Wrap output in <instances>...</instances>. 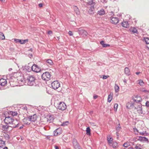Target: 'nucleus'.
<instances>
[{
	"label": "nucleus",
	"mask_w": 149,
	"mask_h": 149,
	"mask_svg": "<svg viewBox=\"0 0 149 149\" xmlns=\"http://www.w3.org/2000/svg\"><path fill=\"white\" fill-rule=\"evenodd\" d=\"M10 114L13 116H16L17 114V113L16 112L10 111Z\"/></svg>",
	"instance_id": "nucleus-43"
},
{
	"label": "nucleus",
	"mask_w": 149,
	"mask_h": 149,
	"mask_svg": "<svg viewBox=\"0 0 149 149\" xmlns=\"http://www.w3.org/2000/svg\"><path fill=\"white\" fill-rule=\"evenodd\" d=\"M52 31H49L48 32V34H49V35L52 34Z\"/></svg>",
	"instance_id": "nucleus-52"
},
{
	"label": "nucleus",
	"mask_w": 149,
	"mask_h": 149,
	"mask_svg": "<svg viewBox=\"0 0 149 149\" xmlns=\"http://www.w3.org/2000/svg\"><path fill=\"white\" fill-rule=\"evenodd\" d=\"M5 123L6 124H10V127L12 128H16L19 127V124L17 120H14L12 117H6L4 120Z\"/></svg>",
	"instance_id": "nucleus-1"
},
{
	"label": "nucleus",
	"mask_w": 149,
	"mask_h": 149,
	"mask_svg": "<svg viewBox=\"0 0 149 149\" xmlns=\"http://www.w3.org/2000/svg\"><path fill=\"white\" fill-rule=\"evenodd\" d=\"M23 121L24 124L27 125L28 123L27 118L26 117L24 118L23 120Z\"/></svg>",
	"instance_id": "nucleus-35"
},
{
	"label": "nucleus",
	"mask_w": 149,
	"mask_h": 149,
	"mask_svg": "<svg viewBox=\"0 0 149 149\" xmlns=\"http://www.w3.org/2000/svg\"><path fill=\"white\" fill-rule=\"evenodd\" d=\"M50 73L48 72H46L43 73L42 75V79L46 81L50 80L51 78Z\"/></svg>",
	"instance_id": "nucleus-4"
},
{
	"label": "nucleus",
	"mask_w": 149,
	"mask_h": 149,
	"mask_svg": "<svg viewBox=\"0 0 149 149\" xmlns=\"http://www.w3.org/2000/svg\"><path fill=\"white\" fill-rule=\"evenodd\" d=\"M16 81L17 79L14 77H12L10 78L9 81L10 85L12 87H14L17 85Z\"/></svg>",
	"instance_id": "nucleus-6"
},
{
	"label": "nucleus",
	"mask_w": 149,
	"mask_h": 149,
	"mask_svg": "<svg viewBox=\"0 0 149 149\" xmlns=\"http://www.w3.org/2000/svg\"><path fill=\"white\" fill-rule=\"evenodd\" d=\"M112 99V94L111 93L108 96V102H110Z\"/></svg>",
	"instance_id": "nucleus-26"
},
{
	"label": "nucleus",
	"mask_w": 149,
	"mask_h": 149,
	"mask_svg": "<svg viewBox=\"0 0 149 149\" xmlns=\"http://www.w3.org/2000/svg\"><path fill=\"white\" fill-rule=\"evenodd\" d=\"M91 129L89 127H88L86 129V134L87 135H91Z\"/></svg>",
	"instance_id": "nucleus-33"
},
{
	"label": "nucleus",
	"mask_w": 149,
	"mask_h": 149,
	"mask_svg": "<svg viewBox=\"0 0 149 149\" xmlns=\"http://www.w3.org/2000/svg\"><path fill=\"white\" fill-rule=\"evenodd\" d=\"M144 40L147 44H149V38H145Z\"/></svg>",
	"instance_id": "nucleus-44"
},
{
	"label": "nucleus",
	"mask_w": 149,
	"mask_h": 149,
	"mask_svg": "<svg viewBox=\"0 0 149 149\" xmlns=\"http://www.w3.org/2000/svg\"><path fill=\"white\" fill-rule=\"evenodd\" d=\"M23 125H22V126H20L19 127V129H22V128H23Z\"/></svg>",
	"instance_id": "nucleus-60"
},
{
	"label": "nucleus",
	"mask_w": 149,
	"mask_h": 149,
	"mask_svg": "<svg viewBox=\"0 0 149 149\" xmlns=\"http://www.w3.org/2000/svg\"><path fill=\"white\" fill-rule=\"evenodd\" d=\"M140 72H136V74H137V75H139V74H140Z\"/></svg>",
	"instance_id": "nucleus-61"
},
{
	"label": "nucleus",
	"mask_w": 149,
	"mask_h": 149,
	"mask_svg": "<svg viewBox=\"0 0 149 149\" xmlns=\"http://www.w3.org/2000/svg\"><path fill=\"white\" fill-rule=\"evenodd\" d=\"M76 32L78 33L80 36L83 37H85L87 36L88 33L87 32L81 28H77L75 29Z\"/></svg>",
	"instance_id": "nucleus-2"
},
{
	"label": "nucleus",
	"mask_w": 149,
	"mask_h": 149,
	"mask_svg": "<svg viewBox=\"0 0 149 149\" xmlns=\"http://www.w3.org/2000/svg\"><path fill=\"white\" fill-rule=\"evenodd\" d=\"M7 138H8V139L9 138V136L8 135H7Z\"/></svg>",
	"instance_id": "nucleus-64"
},
{
	"label": "nucleus",
	"mask_w": 149,
	"mask_h": 149,
	"mask_svg": "<svg viewBox=\"0 0 149 149\" xmlns=\"http://www.w3.org/2000/svg\"><path fill=\"white\" fill-rule=\"evenodd\" d=\"M137 83L139 84L141 86H143L144 84V82L142 80H139L137 81Z\"/></svg>",
	"instance_id": "nucleus-32"
},
{
	"label": "nucleus",
	"mask_w": 149,
	"mask_h": 149,
	"mask_svg": "<svg viewBox=\"0 0 149 149\" xmlns=\"http://www.w3.org/2000/svg\"><path fill=\"white\" fill-rule=\"evenodd\" d=\"M138 139L139 141L143 142H148V139L145 137L139 136Z\"/></svg>",
	"instance_id": "nucleus-15"
},
{
	"label": "nucleus",
	"mask_w": 149,
	"mask_h": 149,
	"mask_svg": "<svg viewBox=\"0 0 149 149\" xmlns=\"http://www.w3.org/2000/svg\"><path fill=\"white\" fill-rule=\"evenodd\" d=\"M88 4L89 5H91V6H92V5H93V6L94 5H95V3L93 2V0H88Z\"/></svg>",
	"instance_id": "nucleus-29"
},
{
	"label": "nucleus",
	"mask_w": 149,
	"mask_h": 149,
	"mask_svg": "<svg viewBox=\"0 0 149 149\" xmlns=\"http://www.w3.org/2000/svg\"><path fill=\"white\" fill-rule=\"evenodd\" d=\"M109 77V76H106L104 75L102 77V79H107L108 77Z\"/></svg>",
	"instance_id": "nucleus-47"
},
{
	"label": "nucleus",
	"mask_w": 149,
	"mask_h": 149,
	"mask_svg": "<svg viewBox=\"0 0 149 149\" xmlns=\"http://www.w3.org/2000/svg\"><path fill=\"white\" fill-rule=\"evenodd\" d=\"M141 91L143 92H147V91L146 90H143V89H142V90H141Z\"/></svg>",
	"instance_id": "nucleus-55"
},
{
	"label": "nucleus",
	"mask_w": 149,
	"mask_h": 149,
	"mask_svg": "<svg viewBox=\"0 0 149 149\" xmlns=\"http://www.w3.org/2000/svg\"><path fill=\"white\" fill-rule=\"evenodd\" d=\"M9 127H10V126H8L7 125H3L2 127L3 129V130H7Z\"/></svg>",
	"instance_id": "nucleus-39"
},
{
	"label": "nucleus",
	"mask_w": 149,
	"mask_h": 149,
	"mask_svg": "<svg viewBox=\"0 0 149 149\" xmlns=\"http://www.w3.org/2000/svg\"><path fill=\"white\" fill-rule=\"evenodd\" d=\"M120 129H121V127L120 123H119L117 126L116 127V129L118 131Z\"/></svg>",
	"instance_id": "nucleus-42"
},
{
	"label": "nucleus",
	"mask_w": 149,
	"mask_h": 149,
	"mask_svg": "<svg viewBox=\"0 0 149 149\" xmlns=\"http://www.w3.org/2000/svg\"><path fill=\"white\" fill-rule=\"evenodd\" d=\"M54 147H55V149H59L58 147L57 146H55Z\"/></svg>",
	"instance_id": "nucleus-57"
},
{
	"label": "nucleus",
	"mask_w": 149,
	"mask_h": 149,
	"mask_svg": "<svg viewBox=\"0 0 149 149\" xmlns=\"http://www.w3.org/2000/svg\"><path fill=\"white\" fill-rule=\"evenodd\" d=\"M100 44L102 45V46L103 47H106L110 46V45L109 44H104V41H101Z\"/></svg>",
	"instance_id": "nucleus-25"
},
{
	"label": "nucleus",
	"mask_w": 149,
	"mask_h": 149,
	"mask_svg": "<svg viewBox=\"0 0 149 149\" xmlns=\"http://www.w3.org/2000/svg\"><path fill=\"white\" fill-rule=\"evenodd\" d=\"M123 82L125 83L126 84L127 83L126 81V80H124L123 81Z\"/></svg>",
	"instance_id": "nucleus-62"
},
{
	"label": "nucleus",
	"mask_w": 149,
	"mask_h": 149,
	"mask_svg": "<svg viewBox=\"0 0 149 149\" xmlns=\"http://www.w3.org/2000/svg\"><path fill=\"white\" fill-rule=\"evenodd\" d=\"M98 14L100 15H102L105 13V12L103 9H102L98 11Z\"/></svg>",
	"instance_id": "nucleus-18"
},
{
	"label": "nucleus",
	"mask_w": 149,
	"mask_h": 149,
	"mask_svg": "<svg viewBox=\"0 0 149 149\" xmlns=\"http://www.w3.org/2000/svg\"><path fill=\"white\" fill-rule=\"evenodd\" d=\"M51 84L52 88L54 90L57 89L60 86V83L58 81H54Z\"/></svg>",
	"instance_id": "nucleus-7"
},
{
	"label": "nucleus",
	"mask_w": 149,
	"mask_h": 149,
	"mask_svg": "<svg viewBox=\"0 0 149 149\" xmlns=\"http://www.w3.org/2000/svg\"><path fill=\"white\" fill-rule=\"evenodd\" d=\"M134 132H137V134L138 133V130L136 128H134Z\"/></svg>",
	"instance_id": "nucleus-50"
},
{
	"label": "nucleus",
	"mask_w": 149,
	"mask_h": 149,
	"mask_svg": "<svg viewBox=\"0 0 149 149\" xmlns=\"http://www.w3.org/2000/svg\"><path fill=\"white\" fill-rule=\"evenodd\" d=\"M101 2L103 3H105L107 2V1H106L105 0H101Z\"/></svg>",
	"instance_id": "nucleus-54"
},
{
	"label": "nucleus",
	"mask_w": 149,
	"mask_h": 149,
	"mask_svg": "<svg viewBox=\"0 0 149 149\" xmlns=\"http://www.w3.org/2000/svg\"><path fill=\"white\" fill-rule=\"evenodd\" d=\"M139 134L140 135H145V133L143 132H140Z\"/></svg>",
	"instance_id": "nucleus-51"
},
{
	"label": "nucleus",
	"mask_w": 149,
	"mask_h": 149,
	"mask_svg": "<svg viewBox=\"0 0 149 149\" xmlns=\"http://www.w3.org/2000/svg\"><path fill=\"white\" fill-rule=\"evenodd\" d=\"M72 142L74 147L75 149H82L81 147L78 143L76 139H73Z\"/></svg>",
	"instance_id": "nucleus-9"
},
{
	"label": "nucleus",
	"mask_w": 149,
	"mask_h": 149,
	"mask_svg": "<svg viewBox=\"0 0 149 149\" xmlns=\"http://www.w3.org/2000/svg\"><path fill=\"white\" fill-rule=\"evenodd\" d=\"M91 125L93 126H96V125H95V124L94 123H91Z\"/></svg>",
	"instance_id": "nucleus-59"
},
{
	"label": "nucleus",
	"mask_w": 149,
	"mask_h": 149,
	"mask_svg": "<svg viewBox=\"0 0 149 149\" xmlns=\"http://www.w3.org/2000/svg\"><path fill=\"white\" fill-rule=\"evenodd\" d=\"M132 32L134 33H137V30L136 29L134 28L133 29V30H132Z\"/></svg>",
	"instance_id": "nucleus-45"
},
{
	"label": "nucleus",
	"mask_w": 149,
	"mask_h": 149,
	"mask_svg": "<svg viewBox=\"0 0 149 149\" xmlns=\"http://www.w3.org/2000/svg\"><path fill=\"white\" fill-rule=\"evenodd\" d=\"M46 62L49 65L52 66L53 64V63L52 61L50 59L47 60L46 61Z\"/></svg>",
	"instance_id": "nucleus-20"
},
{
	"label": "nucleus",
	"mask_w": 149,
	"mask_h": 149,
	"mask_svg": "<svg viewBox=\"0 0 149 149\" xmlns=\"http://www.w3.org/2000/svg\"><path fill=\"white\" fill-rule=\"evenodd\" d=\"M127 149H134V148L132 147H129L128 148H127Z\"/></svg>",
	"instance_id": "nucleus-58"
},
{
	"label": "nucleus",
	"mask_w": 149,
	"mask_h": 149,
	"mask_svg": "<svg viewBox=\"0 0 149 149\" xmlns=\"http://www.w3.org/2000/svg\"><path fill=\"white\" fill-rule=\"evenodd\" d=\"M23 70L24 72H28V66L25 65L22 66Z\"/></svg>",
	"instance_id": "nucleus-28"
},
{
	"label": "nucleus",
	"mask_w": 149,
	"mask_h": 149,
	"mask_svg": "<svg viewBox=\"0 0 149 149\" xmlns=\"http://www.w3.org/2000/svg\"><path fill=\"white\" fill-rule=\"evenodd\" d=\"M111 22L112 23L114 24H116L119 22V20L118 18L115 17H111Z\"/></svg>",
	"instance_id": "nucleus-14"
},
{
	"label": "nucleus",
	"mask_w": 149,
	"mask_h": 149,
	"mask_svg": "<svg viewBox=\"0 0 149 149\" xmlns=\"http://www.w3.org/2000/svg\"><path fill=\"white\" fill-rule=\"evenodd\" d=\"M97 97L98 96L97 95L94 96H93V98L94 99H95L97 98Z\"/></svg>",
	"instance_id": "nucleus-56"
},
{
	"label": "nucleus",
	"mask_w": 149,
	"mask_h": 149,
	"mask_svg": "<svg viewBox=\"0 0 149 149\" xmlns=\"http://www.w3.org/2000/svg\"><path fill=\"white\" fill-rule=\"evenodd\" d=\"M130 146L129 143L126 142L123 144V146L125 148H127Z\"/></svg>",
	"instance_id": "nucleus-36"
},
{
	"label": "nucleus",
	"mask_w": 149,
	"mask_h": 149,
	"mask_svg": "<svg viewBox=\"0 0 149 149\" xmlns=\"http://www.w3.org/2000/svg\"><path fill=\"white\" fill-rule=\"evenodd\" d=\"M5 39V37L3 33L2 32H0V39L3 40Z\"/></svg>",
	"instance_id": "nucleus-31"
},
{
	"label": "nucleus",
	"mask_w": 149,
	"mask_h": 149,
	"mask_svg": "<svg viewBox=\"0 0 149 149\" xmlns=\"http://www.w3.org/2000/svg\"><path fill=\"white\" fill-rule=\"evenodd\" d=\"M121 25L124 27L128 28L129 27V24L127 21H124L121 23Z\"/></svg>",
	"instance_id": "nucleus-17"
},
{
	"label": "nucleus",
	"mask_w": 149,
	"mask_h": 149,
	"mask_svg": "<svg viewBox=\"0 0 149 149\" xmlns=\"http://www.w3.org/2000/svg\"><path fill=\"white\" fill-rule=\"evenodd\" d=\"M59 130H60L59 129H57L54 131V136H56L60 134L61 133L59 132Z\"/></svg>",
	"instance_id": "nucleus-23"
},
{
	"label": "nucleus",
	"mask_w": 149,
	"mask_h": 149,
	"mask_svg": "<svg viewBox=\"0 0 149 149\" xmlns=\"http://www.w3.org/2000/svg\"><path fill=\"white\" fill-rule=\"evenodd\" d=\"M37 117L36 115L34 113L33 116L29 115V120L32 122H34L37 120Z\"/></svg>",
	"instance_id": "nucleus-11"
},
{
	"label": "nucleus",
	"mask_w": 149,
	"mask_h": 149,
	"mask_svg": "<svg viewBox=\"0 0 149 149\" xmlns=\"http://www.w3.org/2000/svg\"><path fill=\"white\" fill-rule=\"evenodd\" d=\"M73 9L74 11L77 15H79L80 14V12L78 8L76 6H73Z\"/></svg>",
	"instance_id": "nucleus-19"
},
{
	"label": "nucleus",
	"mask_w": 149,
	"mask_h": 149,
	"mask_svg": "<svg viewBox=\"0 0 149 149\" xmlns=\"http://www.w3.org/2000/svg\"><path fill=\"white\" fill-rule=\"evenodd\" d=\"M36 79L33 76H31L29 77V86H36L35 82Z\"/></svg>",
	"instance_id": "nucleus-3"
},
{
	"label": "nucleus",
	"mask_w": 149,
	"mask_h": 149,
	"mask_svg": "<svg viewBox=\"0 0 149 149\" xmlns=\"http://www.w3.org/2000/svg\"><path fill=\"white\" fill-rule=\"evenodd\" d=\"M23 109L27 111V107L26 106H25L24 107H23Z\"/></svg>",
	"instance_id": "nucleus-49"
},
{
	"label": "nucleus",
	"mask_w": 149,
	"mask_h": 149,
	"mask_svg": "<svg viewBox=\"0 0 149 149\" xmlns=\"http://www.w3.org/2000/svg\"><path fill=\"white\" fill-rule=\"evenodd\" d=\"M113 141V139L111 137L107 138V141L109 143H111Z\"/></svg>",
	"instance_id": "nucleus-38"
},
{
	"label": "nucleus",
	"mask_w": 149,
	"mask_h": 149,
	"mask_svg": "<svg viewBox=\"0 0 149 149\" xmlns=\"http://www.w3.org/2000/svg\"><path fill=\"white\" fill-rule=\"evenodd\" d=\"M3 149H8L7 147H5Z\"/></svg>",
	"instance_id": "nucleus-63"
},
{
	"label": "nucleus",
	"mask_w": 149,
	"mask_h": 149,
	"mask_svg": "<svg viewBox=\"0 0 149 149\" xmlns=\"http://www.w3.org/2000/svg\"><path fill=\"white\" fill-rule=\"evenodd\" d=\"M14 41L16 43H20L21 44H25L26 42H28V39H27L25 40H21L20 39H15Z\"/></svg>",
	"instance_id": "nucleus-12"
},
{
	"label": "nucleus",
	"mask_w": 149,
	"mask_h": 149,
	"mask_svg": "<svg viewBox=\"0 0 149 149\" xmlns=\"http://www.w3.org/2000/svg\"><path fill=\"white\" fill-rule=\"evenodd\" d=\"M136 99H133V100L135 102H140L141 101V98L140 96H136Z\"/></svg>",
	"instance_id": "nucleus-21"
},
{
	"label": "nucleus",
	"mask_w": 149,
	"mask_h": 149,
	"mask_svg": "<svg viewBox=\"0 0 149 149\" xmlns=\"http://www.w3.org/2000/svg\"><path fill=\"white\" fill-rule=\"evenodd\" d=\"M69 124V122L68 121H66L65 122H63V123L61 125V126H65L68 125Z\"/></svg>",
	"instance_id": "nucleus-40"
},
{
	"label": "nucleus",
	"mask_w": 149,
	"mask_h": 149,
	"mask_svg": "<svg viewBox=\"0 0 149 149\" xmlns=\"http://www.w3.org/2000/svg\"><path fill=\"white\" fill-rule=\"evenodd\" d=\"M112 146L113 148H116L118 147L117 143L116 142H113V143Z\"/></svg>",
	"instance_id": "nucleus-34"
},
{
	"label": "nucleus",
	"mask_w": 149,
	"mask_h": 149,
	"mask_svg": "<svg viewBox=\"0 0 149 149\" xmlns=\"http://www.w3.org/2000/svg\"><path fill=\"white\" fill-rule=\"evenodd\" d=\"M31 69L34 72H38L40 71L41 69L37 65L34 64L31 66Z\"/></svg>",
	"instance_id": "nucleus-8"
},
{
	"label": "nucleus",
	"mask_w": 149,
	"mask_h": 149,
	"mask_svg": "<svg viewBox=\"0 0 149 149\" xmlns=\"http://www.w3.org/2000/svg\"><path fill=\"white\" fill-rule=\"evenodd\" d=\"M115 91L116 92H118L119 91V87L117 84H115L114 86Z\"/></svg>",
	"instance_id": "nucleus-30"
},
{
	"label": "nucleus",
	"mask_w": 149,
	"mask_h": 149,
	"mask_svg": "<svg viewBox=\"0 0 149 149\" xmlns=\"http://www.w3.org/2000/svg\"><path fill=\"white\" fill-rule=\"evenodd\" d=\"M42 4L41 3H40L39 4V6L40 7H41L42 6Z\"/></svg>",
	"instance_id": "nucleus-53"
},
{
	"label": "nucleus",
	"mask_w": 149,
	"mask_h": 149,
	"mask_svg": "<svg viewBox=\"0 0 149 149\" xmlns=\"http://www.w3.org/2000/svg\"><path fill=\"white\" fill-rule=\"evenodd\" d=\"M134 109H136L138 113L139 114L142 113L143 111L142 105L140 104L138 105L137 107H134Z\"/></svg>",
	"instance_id": "nucleus-10"
},
{
	"label": "nucleus",
	"mask_w": 149,
	"mask_h": 149,
	"mask_svg": "<svg viewBox=\"0 0 149 149\" xmlns=\"http://www.w3.org/2000/svg\"><path fill=\"white\" fill-rule=\"evenodd\" d=\"M146 106L147 107H149V102L148 101H146Z\"/></svg>",
	"instance_id": "nucleus-46"
},
{
	"label": "nucleus",
	"mask_w": 149,
	"mask_h": 149,
	"mask_svg": "<svg viewBox=\"0 0 149 149\" xmlns=\"http://www.w3.org/2000/svg\"><path fill=\"white\" fill-rule=\"evenodd\" d=\"M57 108L60 110H64L67 107L65 104L63 102H60L57 104Z\"/></svg>",
	"instance_id": "nucleus-5"
},
{
	"label": "nucleus",
	"mask_w": 149,
	"mask_h": 149,
	"mask_svg": "<svg viewBox=\"0 0 149 149\" xmlns=\"http://www.w3.org/2000/svg\"><path fill=\"white\" fill-rule=\"evenodd\" d=\"M118 105L117 103H115L114 104V111H116L117 109L118 108Z\"/></svg>",
	"instance_id": "nucleus-41"
},
{
	"label": "nucleus",
	"mask_w": 149,
	"mask_h": 149,
	"mask_svg": "<svg viewBox=\"0 0 149 149\" xmlns=\"http://www.w3.org/2000/svg\"><path fill=\"white\" fill-rule=\"evenodd\" d=\"M134 103L131 102H128L126 104L127 108L128 109H131L133 108L134 109Z\"/></svg>",
	"instance_id": "nucleus-13"
},
{
	"label": "nucleus",
	"mask_w": 149,
	"mask_h": 149,
	"mask_svg": "<svg viewBox=\"0 0 149 149\" xmlns=\"http://www.w3.org/2000/svg\"><path fill=\"white\" fill-rule=\"evenodd\" d=\"M141 145L137 144L136 145L134 148L135 149H141Z\"/></svg>",
	"instance_id": "nucleus-37"
},
{
	"label": "nucleus",
	"mask_w": 149,
	"mask_h": 149,
	"mask_svg": "<svg viewBox=\"0 0 149 149\" xmlns=\"http://www.w3.org/2000/svg\"><path fill=\"white\" fill-rule=\"evenodd\" d=\"M125 73L127 75H129L130 74V71L129 69L127 68L126 67L124 70Z\"/></svg>",
	"instance_id": "nucleus-22"
},
{
	"label": "nucleus",
	"mask_w": 149,
	"mask_h": 149,
	"mask_svg": "<svg viewBox=\"0 0 149 149\" xmlns=\"http://www.w3.org/2000/svg\"><path fill=\"white\" fill-rule=\"evenodd\" d=\"M5 145V142L0 139V147H2Z\"/></svg>",
	"instance_id": "nucleus-27"
},
{
	"label": "nucleus",
	"mask_w": 149,
	"mask_h": 149,
	"mask_svg": "<svg viewBox=\"0 0 149 149\" xmlns=\"http://www.w3.org/2000/svg\"><path fill=\"white\" fill-rule=\"evenodd\" d=\"M68 34L70 36H72L73 35V34L72 33V32L71 31H69Z\"/></svg>",
	"instance_id": "nucleus-48"
},
{
	"label": "nucleus",
	"mask_w": 149,
	"mask_h": 149,
	"mask_svg": "<svg viewBox=\"0 0 149 149\" xmlns=\"http://www.w3.org/2000/svg\"><path fill=\"white\" fill-rule=\"evenodd\" d=\"M33 53L32 51V49L31 48L29 49V56L31 58V57L33 56Z\"/></svg>",
	"instance_id": "nucleus-24"
},
{
	"label": "nucleus",
	"mask_w": 149,
	"mask_h": 149,
	"mask_svg": "<svg viewBox=\"0 0 149 149\" xmlns=\"http://www.w3.org/2000/svg\"><path fill=\"white\" fill-rule=\"evenodd\" d=\"M6 80L3 79H0V84L2 86H4L7 84Z\"/></svg>",
	"instance_id": "nucleus-16"
}]
</instances>
